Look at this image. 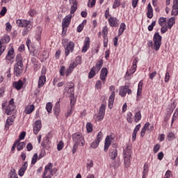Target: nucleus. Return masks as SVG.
<instances>
[{"mask_svg":"<svg viewBox=\"0 0 178 178\" xmlns=\"http://www.w3.org/2000/svg\"><path fill=\"white\" fill-rule=\"evenodd\" d=\"M102 137H104V134L102 131H99L97 136V140L96 141H99V143H101V140H102Z\"/></svg>","mask_w":178,"mask_h":178,"instance_id":"nucleus-52","label":"nucleus"},{"mask_svg":"<svg viewBox=\"0 0 178 178\" xmlns=\"http://www.w3.org/2000/svg\"><path fill=\"white\" fill-rule=\"evenodd\" d=\"M83 29H84V24L82 22L77 26L76 31L78 33H81V31H83Z\"/></svg>","mask_w":178,"mask_h":178,"instance_id":"nucleus-54","label":"nucleus"},{"mask_svg":"<svg viewBox=\"0 0 178 178\" xmlns=\"http://www.w3.org/2000/svg\"><path fill=\"white\" fill-rule=\"evenodd\" d=\"M13 87L15 90H22V87H23V81L19 80L18 81H15L13 83Z\"/></svg>","mask_w":178,"mask_h":178,"instance_id":"nucleus-25","label":"nucleus"},{"mask_svg":"<svg viewBox=\"0 0 178 178\" xmlns=\"http://www.w3.org/2000/svg\"><path fill=\"white\" fill-rule=\"evenodd\" d=\"M45 81H47V78L45 77V75H41L39 77L38 87V88H41V87H43L45 84Z\"/></svg>","mask_w":178,"mask_h":178,"instance_id":"nucleus-21","label":"nucleus"},{"mask_svg":"<svg viewBox=\"0 0 178 178\" xmlns=\"http://www.w3.org/2000/svg\"><path fill=\"white\" fill-rule=\"evenodd\" d=\"M71 20H72V15L70 14L65 16V17L63 19V22H62L63 31V30H65V29H67V27H69Z\"/></svg>","mask_w":178,"mask_h":178,"instance_id":"nucleus-5","label":"nucleus"},{"mask_svg":"<svg viewBox=\"0 0 178 178\" xmlns=\"http://www.w3.org/2000/svg\"><path fill=\"white\" fill-rule=\"evenodd\" d=\"M65 56H67L70 52H73V51H74V42L72 41L69 42L65 47Z\"/></svg>","mask_w":178,"mask_h":178,"instance_id":"nucleus-6","label":"nucleus"},{"mask_svg":"<svg viewBox=\"0 0 178 178\" xmlns=\"http://www.w3.org/2000/svg\"><path fill=\"white\" fill-rule=\"evenodd\" d=\"M102 34L104 38H108V28L106 26L103 29Z\"/></svg>","mask_w":178,"mask_h":178,"instance_id":"nucleus-58","label":"nucleus"},{"mask_svg":"<svg viewBox=\"0 0 178 178\" xmlns=\"http://www.w3.org/2000/svg\"><path fill=\"white\" fill-rule=\"evenodd\" d=\"M34 105H30L26 107L25 108V113H26V115H30V113H31L33 112V111H34Z\"/></svg>","mask_w":178,"mask_h":178,"instance_id":"nucleus-35","label":"nucleus"},{"mask_svg":"<svg viewBox=\"0 0 178 178\" xmlns=\"http://www.w3.org/2000/svg\"><path fill=\"white\" fill-rule=\"evenodd\" d=\"M38 159V154L37 153H35L32 157L31 164L35 165Z\"/></svg>","mask_w":178,"mask_h":178,"instance_id":"nucleus-43","label":"nucleus"},{"mask_svg":"<svg viewBox=\"0 0 178 178\" xmlns=\"http://www.w3.org/2000/svg\"><path fill=\"white\" fill-rule=\"evenodd\" d=\"M15 144L17 145V151H22V149H23V148H24V146L26 145V143H24V142H20V140H17L15 142Z\"/></svg>","mask_w":178,"mask_h":178,"instance_id":"nucleus-30","label":"nucleus"},{"mask_svg":"<svg viewBox=\"0 0 178 178\" xmlns=\"http://www.w3.org/2000/svg\"><path fill=\"white\" fill-rule=\"evenodd\" d=\"M130 158L131 157L124 156V163L125 168H127L130 167Z\"/></svg>","mask_w":178,"mask_h":178,"instance_id":"nucleus-39","label":"nucleus"},{"mask_svg":"<svg viewBox=\"0 0 178 178\" xmlns=\"http://www.w3.org/2000/svg\"><path fill=\"white\" fill-rule=\"evenodd\" d=\"M176 23V18L174 17H170L167 22V27L170 30L173 27V24Z\"/></svg>","mask_w":178,"mask_h":178,"instance_id":"nucleus-27","label":"nucleus"},{"mask_svg":"<svg viewBox=\"0 0 178 178\" xmlns=\"http://www.w3.org/2000/svg\"><path fill=\"white\" fill-rule=\"evenodd\" d=\"M52 103L51 102H48L46 104V110L48 112V113H51V112H52Z\"/></svg>","mask_w":178,"mask_h":178,"instance_id":"nucleus-42","label":"nucleus"},{"mask_svg":"<svg viewBox=\"0 0 178 178\" xmlns=\"http://www.w3.org/2000/svg\"><path fill=\"white\" fill-rule=\"evenodd\" d=\"M65 72H66V68L65 67V66H61L59 71L60 76H65Z\"/></svg>","mask_w":178,"mask_h":178,"instance_id":"nucleus-62","label":"nucleus"},{"mask_svg":"<svg viewBox=\"0 0 178 178\" xmlns=\"http://www.w3.org/2000/svg\"><path fill=\"white\" fill-rule=\"evenodd\" d=\"M108 24H110L111 27H118L119 26V20L115 17H110Z\"/></svg>","mask_w":178,"mask_h":178,"instance_id":"nucleus-10","label":"nucleus"},{"mask_svg":"<svg viewBox=\"0 0 178 178\" xmlns=\"http://www.w3.org/2000/svg\"><path fill=\"white\" fill-rule=\"evenodd\" d=\"M90 38H86L84 41V45L82 47L81 52L86 54V51L88 50V48H90Z\"/></svg>","mask_w":178,"mask_h":178,"instance_id":"nucleus-18","label":"nucleus"},{"mask_svg":"<svg viewBox=\"0 0 178 178\" xmlns=\"http://www.w3.org/2000/svg\"><path fill=\"white\" fill-rule=\"evenodd\" d=\"M159 149H161V146L159 145V144H156L154 146L153 151H154V154H156V152H158V151H159Z\"/></svg>","mask_w":178,"mask_h":178,"instance_id":"nucleus-60","label":"nucleus"},{"mask_svg":"<svg viewBox=\"0 0 178 178\" xmlns=\"http://www.w3.org/2000/svg\"><path fill=\"white\" fill-rule=\"evenodd\" d=\"M15 115H11L7 118L6 123V127L9 129L10 126H12L13 124V122H15Z\"/></svg>","mask_w":178,"mask_h":178,"instance_id":"nucleus-23","label":"nucleus"},{"mask_svg":"<svg viewBox=\"0 0 178 178\" xmlns=\"http://www.w3.org/2000/svg\"><path fill=\"white\" fill-rule=\"evenodd\" d=\"M107 76H108V70L106 68H102L100 73V80H102L103 84H105Z\"/></svg>","mask_w":178,"mask_h":178,"instance_id":"nucleus-8","label":"nucleus"},{"mask_svg":"<svg viewBox=\"0 0 178 178\" xmlns=\"http://www.w3.org/2000/svg\"><path fill=\"white\" fill-rule=\"evenodd\" d=\"M102 65H104V61L102 60H99L97 62L96 66L93 67L96 70V72L98 73L99 70H101V68L102 67Z\"/></svg>","mask_w":178,"mask_h":178,"instance_id":"nucleus-33","label":"nucleus"},{"mask_svg":"<svg viewBox=\"0 0 178 178\" xmlns=\"http://www.w3.org/2000/svg\"><path fill=\"white\" fill-rule=\"evenodd\" d=\"M86 130L88 133H92V124L91 122H88L86 124Z\"/></svg>","mask_w":178,"mask_h":178,"instance_id":"nucleus-45","label":"nucleus"},{"mask_svg":"<svg viewBox=\"0 0 178 178\" xmlns=\"http://www.w3.org/2000/svg\"><path fill=\"white\" fill-rule=\"evenodd\" d=\"M109 156L111 159H116L118 157V149L115 147V145L110 149Z\"/></svg>","mask_w":178,"mask_h":178,"instance_id":"nucleus-15","label":"nucleus"},{"mask_svg":"<svg viewBox=\"0 0 178 178\" xmlns=\"http://www.w3.org/2000/svg\"><path fill=\"white\" fill-rule=\"evenodd\" d=\"M23 73V67H20L19 65H15L14 67V74L17 77L22 76Z\"/></svg>","mask_w":178,"mask_h":178,"instance_id":"nucleus-16","label":"nucleus"},{"mask_svg":"<svg viewBox=\"0 0 178 178\" xmlns=\"http://www.w3.org/2000/svg\"><path fill=\"white\" fill-rule=\"evenodd\" d=\"M15 109H16L15 106L8 105L6 109V115H10L15 111Z\"/></svg>","mask_w":178,"mask_h":178,"instance_id":"nucleus-26","label":"nucleus"},{"mask_svg":"<svg viewBox=\"0 0 178 178\" xmlns=\"http://www.w3.org/2000/svg\"><path fill=\"white\" fill-rule=\"evenodd\" d=\"M10 178H19L16 175L15 170H14L11 172H10Z\"/></svg>","mask_w":178,"mask_h":178,"instance_id":"nucleus-63","label":"nucleus"},{"mask_svg":"<svg viewBox=\"0 0 178 178\" xmlns=\"http://www.w3.org/2000/svg\"><path fill=\"white\" fill-rule=\"evenodd\" d=\"M41 121L37 120L33 124V133L34 134H38L40 131L41 130Z\"/></svg>","mask_w":178,"mask_h":178,"instance_id":"nucleus-11","label":"nucleus"},{"mask_svg":"<svg viewBox=\"0 0 178 178\" xmlns=\"http://www.w3.org/2000/svg\"><path fill=\"white\" fill-rule=\"evenodd\" d=\"M54 166V164L49 163L44 168V175H54L52 173V167Z\"/></svg>","mask_w":178,"mask_h":178,"instance_id":"nucleus-19","label":"nucleus"},{"mask_svg":"<svg viewBox=\"0 0 178 178\" xmlns=\"http://www.w3.org/2000/svg\"><path fill=\"white\" fill-rule=\"evenodd\" d=\"M124 156L131 158V149L129 148V147H127L124 149Z\"/></svg>","mask_w":178,"mask_h":178,"instance_id":"nucleus-34","label":"nucleus"},{"mask_svg":"<svg viewBox=\"0 0 178 178\" xmlns=\"http://www.w3.org/2000/svg\"><path fill=\"white\" fill-rule=\"evenodd\" d=\"M133 114L131 113H127V120L128 123H133Z\"/></svg>","mask_w":178,"mask_h":178,"instance_id":"nucleus-50","label":"nucleus"},{"mask_svg":"<svg viewBox=\"0 0 178 178\" xmlns=\"http://www.w3.org/2000/svg\"><path fill=\"white\" fill-rule=\"evenodd\" d=\"M96 0H88V6L89 8H92L95 6Z\"/></svg>","mask_w":178,"mask_h":178,"instance_id":"nucleus-53","label":"nucleus"},{"mask_svg":"<svg viewBox=\"0 0 178 178\" xmlns=\"http://www.w3.org/2000/svg\"><path fill=\"white\" fill-rule=\"evenodd\" d=\"M171 175H172V171L168 170L166 171L164 178H170Z\"/></svg>","mask_w":178,"mask_h":178,"instance_id":"nucleus-64","label":"nucleus"},{"mask_svg":"<svg viewBox=\"0 0 178 178\" xmlns=\"http://www.w3.org/2000/svg\"><path fill=\"white\" fill-rule=\"evenodd\" d=\"M143 80L140 81L138 85V90H137V94H136V101L138 102L140 99H141V95L143 94Z\"/></svg>","mask_w":178,"mask_h":178,"instance_id":"nucleus-7","label":"nucleus"},{"mask_svg":"<svg viewBox=\"0 0 178 178\" xmlns=\"http://www.w3.org/2000/svg\"><path fill=\"white\" fill-rule=\"evenodd\" d=\"M120 6V0H115L113 3V9H116Z\"/></svg>","mask_w":178,"mask_h":178,"instance_id":"nucleus-48","label":"nucleus"},{"mask_svg":"<svg viewBox=\"0 0 178 178\" xmlns=\"http://www.w3.org/2000/svg\"><path fill=\"white\" fill-rule=\"evenodd\" d=\"M68 94H70L71 105H74V104H75V102H74V88L73 87V86H71L69 88Z\"/></svg>","mask_w":178,"mask_h":178,"instance_id":"nucleus-9","label":"nucleus"},{"mask_svg":"<svg viewBox=\"0 0 178 178\" xmlns=\"http://www.w3.org/2000/svg\"><path fill=\"white\" fill-rule=\"evenodd\" d=\"M112 162L111 163V166L112 168H114V169H118V168H119L120 166V161L119 160H115V159H112Z\"/></svg>","mask_w":178,"mask_h":178,"instance_id":"nucleus-31","label":"nucleus"},{"mask_svg":"<svg viewBox=\"0 0 178 178\" xmlns=\"http://www.w3.org/2000/svg\"><path fill=\"white\" fill-rule=\"evenodd\" d=\"M26 170H27V161H26L22 167L19 170V176H24Z\"/></svg>","mask_w":178,"mask_h":178,"instance_id":"nucleus-29","label":"nucleus"},{"mask_svg":"<svg viewBox=\"0 0 178 178\" xmlns=\"http://www.w3.org/2000/svg\"><path fill=\"white\" fill-rule=\"evenodd\" d=\"M110 90L112 91V92L108 99V108L109 109H112V106L113 105V102L115 101V86H110Z\"/></svg>","mask_w":178,"mask_h":178,"instance_id":"nucleus-3","label":"nucleus"},{"mask_svg":"<svg viewBox=\"0 0 178 178\" xmlns=\"http://www.w3.org/2000/svg\"><path fill=\"white\" fill-rule=\"evenodd\" d=\"M111 143H112V140H111V136H107L105 139L104 152H108V149H109V147L111 146Z\"/></svg>","mask_w":178,"mask_h":178,"instance_id":"nucleus-17","label":"nucleus"},{"mask_svg":"<svg viewBox=\"0 0 178 178\" xmlns=\"http://www.w3.org/2000/svg\"><path fill=\"white\" fill-rule=\"evenodd\" d=\"M172 16H177L178 15V1H173L172 10L171 12Z\"/></svg>","mask_w":178,"mask_h":178,"instance_id":"nucleus-14","label":"nucleus"},{"mask_svg":"<svg viewBox=\"0 0 178 178\" xmlns=\"http://www.w3.org/2000/svg\"><path fill=\"white\" fill-rule=\"evenodd\" d=\"M156 24V22L154 21L152 22L151 25L148 26V30L149 31H152V30H154V27H155V25Z\"/></svg>","mask_w":178,"mask_h":178,"instance_id":"nucleus-57","label":"nucleus"},{"mask_svg":"<svg viewBox=\"0 0 178 178\" xmlns=\"http://www.w3.org/2000/svg\"><path fill=\"white\" fill-rule=\"evenodd\" d=\"M94 167V161L92 160H88L86 163V169L87 170H91V168Z\"/></svg>","mask_w":178,"mask_h":178,"instance_id":"nucleus-38","label":"nucleus"},{"mask_svg":"<svg viewBox=\"0 0 178 178\" xmlns=\"http://www.w3.org/2000/svg\"><path fill=\"white\" fill-rule=\"evenodd\" d=\"M168 141H172V140H175V138H176V136L175 135V134L173 132H170L168 134Z\"/></svg>","mask_w":178,"mask_h":178,"instance_id":"nucleus-46","label":"nucleus"},{"mask_svg":"<svg viewBox=\"0 0 178 178\" xmlns=\"http://www.w3.org/2000/svg\"><path fill=\"white\" fill-rule=\"evenodd\" d=\"M105 117V115H104L103 114H99L98 115H95L94 118L95 119L96 122H101L102 120H104V118Z\"/></svg>","mask_w":178,"mask_h":178,"instance_id":"nucleus-41","label":"nucleus"},{"mask_svg":"<svg viewBox=\"0 0 178 178\" xmlns=\"http://www.w3.org/2000/svg\"><path fill=\"white\" fill-rule=\"evenodd\" d=\"M99 145V142L97 141V140H95V141H93V142L90 144L91 148H93V149L97 148Z\"/></svg>","mask_w":178,"mask_h":178,"instance_id":"nucleus-51","label":"nucleus"},{"mask_svg":"<svg viewBox=\"0 0 178 178\" xmlns=\"http://www.w3.org/2000/svg\"><path fill=\"white\" fill-rule=\"evenodd\" d=\"M165 22H166V17H160L159 19V24L162 27L163 26V23Z\"/></svg>","mask_w":178,"mask_h":178,"instance_id":"nucleus-55","label":"nucleus"},{"mask_svg":"<svg viewBox=\"0 0 178 178\" xmlns=\"http://www.w3.org/2000/svg\"><path fill=\"white\" fill-rule=\"evenodd\" d=\"M102 87V82L98 80L95 83V88H97V90H100Z\"/></svg>","mask_w":178,"mask_h":178,"instance_id":"nucleus-56","label":"nucleus"},{"mask_svg":"<svg viewBox=\"0 0 178 178\" xmlns=\"http://www.w3.org/2000/svg\"><path fill=\"white\" fill-rule=\"evenodd\" d=\"M124 30H126V24L124 23H122L118 31V35H122L124 32Z\"/></svg>","mask_w":178,"mask_h":178,"instance_id":"nucleus-36","label":"nucleus"},{"mask_svg":"<svg viewBox=\"0 0 178 178\" xmlns=\"http://www.w3.org/2000/svg\"><path fill=\"white\" fill-rule=\"evenodd\" d=\"M141 120V112L138 111L135 114L134 121L136 123H138Z\"/></svg>","mask_w":178,"mask_h":178,"instance_id":"nucleus-40","label":"nucleus"},{"mask_svg":"<svg viewBox=\"0 0 178 178\" xmlns=\"http://www.w3.org/2000/svg\"><path fill=\"white\" fill-rule=\"evenodd\" d=\"M106 106H105V104H102L100 108H99V113L100 115H105V109H106Z\"/></svg>","mask_w":178,"mask_h":178,"instance_id":"nucleus-44","label":"nucleus"},{"mask_svg":"<svg viewBox=\"0 0 178 178\" xmlns=\"http://www.w3.org/2000/svg\"><path fill=\"white\" fill-rule=\"evenodd\" d=\"M33 29V26L30 25L26 29H25L22 32V35H26L29 34V31H30Z\"/></svg>","mask_w":178,"mask_h":178,"instance_id":"nucleus-49","label":"nucleus"},{"mask_svg":"<svg viewBox=\"0 0 178 178\" xmlns=\"http://www.w3.org/2000/svg\"><path fill=\"white\" fill-rule=\"evenodd\" d=\"M41 33H42V28L40 26L37 27L35 35L37 41H40L41 40Z\"/></svg>","mask_w":178,"mask_h":178,"instance_id":"nucleus-32","label":"nucleus"},{"mask_svg":"<svg viewBox=\"0 0 178 178\" xmlns=\"http://www.w3.org/2000/svg\"><path fill=\"white\" fill-rule=\"evenodd\" d=\"M2 42L4 43V44H8V42H9L10 41V37H9V35H4L3 38H2Z\"/></svg>","mask_w":178,"mask_h":178,"instance_id":"nucleus-47","label":"nucleus"},{"mask_svg":"<svg viewBox=\"0 0 178 178\" xmlns=\"http://www.w3.org/2000/svg\"><path fill=\"white\" fill-rule=\"evenodd\" d=\"M72 138L75 144H78L81 147H84L86 145V140H84V136L83 134L80 132H76L72 134Z\"/></svg>","mask_w":178,"mask_h":178,"instance_id":"nucleus-2","label":"nucleus"},{"mask_svg":"<svg viewBox=\"0 0 178 178\" xmlns=\"http://www.w3.org/2000/svg\"><path fill=\"white\" fill-rule=\"evenodd\" d=\"M96 73H97V70H95V68L92 67L88 74V78L92 79V77H94V76H95Z\"/></svg>","mask_w":178,"mask_h":178,"instance_id":"nucleus-37","label":"nucleus"},{"mask_svg":"<svg viewBox=\"0 0 178 178\" xmlns=\"http://www.w3.org/2000/svg\"><path fill=\"white\" fill-rule=\"evenodd\" d=\"M63 149V142L60 141L57 145V149L58 151H62Z\"/></svg>","mask_w":178,"mask_h":178,"instance_id":"nucleus-59","label":"nucleus"},{"mask_svg":"<svg viewBox=\"0 0 178 178\" xmlns=\"http://www.w3.org/2000/svg\"><path fill=\"white\" fill-rule=\"evenodd\" d=\"M37 13H38L35 10H33V9H31L29 11V16H31V17L35 16V15H37Z\"/></svg>","mask_w":178,"mask_h":178,"instance_id":"nucleus-61","label":"nucleus"},{"mask_svg":"<svg viewBox=\"0 0 178 178\" xmlns=\"http://www.w3.org/2000/svg\"><path fill=\"white\" fill-rule=\"evenodd\" d=\"M15 66H19V67H23V60H22V55L17 54L15 58Z\"/></svg>","mask_w":178,"mask_h":178,"instance_id":"nucleus-24","label":"nucleus"},{"mask_svg":"<svg viewBox=\"0 0 178 178\" xmlns=\"http://www.w3.org/2000/svg\"><path fill=\"white\" fill-rule=\"evenodd\" d=\"M16 23L19 27H27L30 24V21L27 19H17Z\"/></svg>","mask_w":178,"mask_h":178,"instance_id":"nucleus-13","label":"nucleus"},{"mask_svg":"<svg viewBox=\"0 0 178 178\" xmlns=\"http://www.w3.org/2000/svg\"><path fill=\"white\" fill-rule=\"evenodd\" d=\"M54 113L56 116H59V113H60V100L56 103L54 107Z\"/></svg>","mask_w":178,"mask_h":178,"instance_id":"nucleus-20","label":"nucleus"},{"mask_svg":"<svg viewBox=\"0 0 178 178\" xmlns=\"http://www.w3.org/2000/svg\"><path fill=\"white\" fill-rule=\"evenodd\" d=\"M147 16L148 19H152L154 17V10L152 9V6H151V3H149L147 5Z\"/></svg>","mask_w":178,"mask_h":178,"instance_id":"nucleus-22","label":"nucleus"},{"mask_svg":"<svg viewBox=\"0 0 178 178\" xmlns=\"http://www.w3.org/2000/svg\"><path fill=\"white\" fill-rule=\"evenodd\" d=\"M126 94H128L129 95H130V94H131V90L129 88L128 86H121L120 88L119 95L123 97H126Z\"/></svg>","mask_w":178,"mask_h":178,"instance_id":"nucleus-4","label":"nucleus"},{"mask_svg":"<svg viewBox=\"0 0 178 178\" xmlns=\"http://www.w3.org/2000/svg\"><path fill=\"white\" fill-rule=\"evenodd\" d=\"M154 42V43H153ZM152 40H149L147 43L148 47H153L155 51H159L161 46L162 45V36L159 33H155Z\"/></svg>","mask_w":178,"mask_h":178,"instance_id":"nucleus-1","label":"nucleus"},{"mask_svg":"<svg viewBox=\"0 0 178 178\" xmlns=\"http://www.w3.org/2000/svg\"><path fill=\"white\" fill-rule=\"evenodd\" d=\"M69 2L71 5L70 13L72 15L77 10V0H69Z\"/></svg>","mask_w":178,"mask_h":178,"instance_id":"nucleus-12","label":"nucleus"},{"mask_svg":"<svg viewBox=\"0 0 178 178\" xmlns=\"http://www.w3.org/2000/svg\"><path fill=\"white\" fill-rule=\"evenodd\" d=\"M13 54H15V50L13 49V47H11L6 56V60H12V59H13V57H12L13 56Z\"/></svg>","mask_w":178,"mask_h":178,"instance_id":"nucleus-28","label":"nucleus"}]
</instances>
